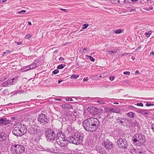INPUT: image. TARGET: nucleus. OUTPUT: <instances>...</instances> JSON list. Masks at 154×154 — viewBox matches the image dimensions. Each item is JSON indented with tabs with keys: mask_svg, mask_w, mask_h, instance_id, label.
<instances>
[{
	"mask_svg": "<svg viewBox=\"0 0 154 154\" xmlns=\"http://www.w3.org/2000/svg\"><path fill=\"white\" fill-rule=\"evenodd\" d=\"M86 99L88 101L91 102L92 100H97V99H100V98L99 97H86ZM103 98H100V100L102 99Z\"/></svg>",
	"mask_w": 154,
	"mask_h": 154,
	"instance_id": "nucleus-18",
	"label": "nucleus"
},
{
	"mask_svg": "<svg viewBox=\"0 0 154 154\" xmlns=\"http://www.w3.org/2000/svg\"><path fill=\"white\" fill-rule=\"evenodd\" d=\"M136 9L135 8L134 9H130V11H130V12H136Z\"/></svg>",
	"mask_w": 154,
	"mask_h": 154,
	"instance_id": "nucleus-42",
	"label": "nucleus"
},
{
	"mask_svg": "<svg viewBox=\"0 0 154 154\" xmlns=\"http://www.w3.org/2000/svg\"><path fill=\"white\" fill-rule=\"evenodd\" d=\"M132 152V153H137L136 150L135 149H133V150Z\"/></svg>",
	"mask_w": 154,
	"mask_h": 154,
	"instance_id": "nucleus-54",
	"label": "nucleus"
},
{
	"mask_svg": "<svg viewBox=\"0 0 154 154\" xmlns=\"http://www.w3.org/2000/svg\"><path fill=\"white\" fill-rule=\"evenodd\" d=\"M29 68H31V69H33L35 68L36 67H37L36 65H35L34 63H32L30 65Z\"/></svg>",
	"mask_w": 154,
	"mask_h": 154,
	"instance_id": "nucleus-24",
	"label": "nucleus"
},
{
	"mask_svg": "<svg viewBox=\"0 0 154 154\" xmlns=\"http://www.w3.org/2000/svg\"><path fill=\"white\" fill-rule=\"evenodd\" d=\"M88 79L87 77L85 78L83 80V82H85V81H87L88 80Z\"/></svg>",
	"mask_w": 154,
	"mask_h": 154,
	"instance_id": "nucleus-51",
	"label": "nucleus"
},
{
	"mask_svg": "<svg viewBox=\"0 0 154 154\" xmlns=\"http://www.w3.org/2000/svg\"><path fill=\"white\" fill-rule=\"evenodd\" d=\"M99 99H97V101L96 102L100 103V100H98Z\"/></svg>",
	"mask_w": 154,
	"mask_h": 154,
	"instance_id": "nucleus-63",
	"label": "nucleus"
},
{
	"mask_svg": "<svg viewBox=\"0 0 154 154\" xmlns=\"http://www.w3.org/2000/svg\"><path fill=\"white\" fill-rule=\"evenodd\" d=\"M130 72L129 71L124 72H123L124 74L125 75H129L130 74Z\"/></svg>",
	"mask_w": 154,
	"mask_h": 154,
	"instance_id": "nucleus-39",
	"label": "nucleus"
},
{
	"mask_svg": "<svg viewBox=\"0 0 154 154\" xmlns=\"http://www.w3.org/2000/svg\"><path fill=\"white\" fill-rule=\"evenodd\" d=\"M9 123V121L6 118H4L0 119V125H8Z\"/></svg>",
	"mask_w": 154,
	"mask_h": 154,
	"instance_id": "nucleus-14",
	"label": "nucleus"
},
{
	"mask_svg": "<svg viewBox=\"0 0 154 154\" xmlns=\"http://www.w3.org/2000/svg\"><path fill=\"white\" fill-rule=\"evenodd\" d=\"M83 125L86 131L93 132L98 128L100 122L97 118H91L85 120L83 122Z\"/></svg>",
	"mask_w": 154,
	"mask_h": 154,
	"instance_id": "nucleus-1",
	"label": "nucleus"
},
{
	"mask_svg": "<svg viewBox=\"0 0 154 154\" xmlns=\"http://www.w3.org/2000/svg\"><path fill=\"white\" fill-rule=\"evenodd\" d=\"M63 80H59L58 81V84L60 83L61 82H63Z\"/></svg>",
	"mask_w": 154,
	"mask_h": 154,
	"instance_id": "nucleus-59",
	"label": "nucleus"
},
{
	"mask_svg": "<svg viewBox=\"0 0 154 154\" xmlns=\"http://www.w3.org/2000/svg\"><path fill=\"white\" fill-rule=\"evenodd\" d=\"M115 33L116 34H120L122 32V30L121 29H119L114 31Z\"/></svg>",
	"mask_w": 154,
	"mask_h": 154,
	"instance_id": "nucleus-27",
	"label": "nucleus"
},
{
	"mask_svg": "<svg viewBox=\"0 0 154 154\" xmlns=\"http://www.w3.org/2000/svg\"><path fill=\"white\" fill-rule=\"evenodd\" d=\"M87 57L89 58L91 60L92 62H94L95 61V59L92 57L90 56H88Z\"/></svg>",
	"mask_w": 154,
	"mask_h": 154,
	"instance_id": "nucleus-35",
	"label": "nucleus"
},
{
	"mask_svg": "<svg viewBox=\"0 0 154 154\" xmlns=\"http://www.w3.org/2000/svg\"><path fill=\"white\" fill-rule=\"evenodd\" d=\"M31 37V36L29 34H27V35L25 37V38L26 39H28L30 38Z\"/></svg>",
	"mask_w": 154,
	"mask_h": 154,
	"instance_id": "nucleus-45",
	"label": "nucleus"
},
{
	"mask_svg": "<svg viewBox=\"0 0 154 154\" xmlns=\"http://www.w3.org/2000/svg\"><path fill=\"white\" fill-rule=\"evenodd\" d=\"M7 0H0V3H2L6 2Z\"/></svg>",
	"mask_w": 154,
	"mask_h": 154,
	"instance_id": "nucleus-48",
	"label": "nucleus"
},
{
	"mask_svg": "<svg viewBox=\"0 0 154 154\" xmlns=\"http://www.w3.org/2000/svg\"><path fill=\"white\" fill-rule=\"evenodd\" d=\"M151 129L152 130V131L154 132V124H152L151 126Z\"/></svg>",
	"mask_w": 154,
	"mask_h": 154,
	"instance_id": "nucleus-47",
	"label": "nucleus"
},
{
	"mask_svg": "<svg viewBox=\"0 0 154 154\" xmlns=\"http://www.w3.org/2000/svg\"><path fill=\"white\" fill-rule=\"evenodd\" d=\"M88 26L89 24H84L82 25L83 27L82 29H86Z\"/></svg>",
	"mask_w": 154,
	"mask_h": 154,
	"instance_id": "nucleus-30",
	"label": "nucleus"
},
{
	"mask_svg": "<svg viewBox=\"0 0 154 154\" xmlns=\"http://www.w3.org/2000/svg\"><path fill=\"white\" fill-rule=\"evenodd\" d=\"M117 144L120 148L126 149L127 148V142L124 137L120 138L118 140Z\"/></svg>",
	"mask_w": 154,
	"mask_h": 154,
	"instance_id": "nucleus-7",
	"label": "nucleus"
},
{
	"mask_svg": "<svg viewBox=\"0 0 154 154\" xmlns=\"http://www.w3.org/2000/svg\"><path fill=\"white\" fill-rule=\"evenodd\" d=\"M102 145L107 150H109L113 147L114 145L112 143L110 142L109 140H106L103 143Z\"/></svg>",
	"mask_w": 154,
	"mask_h": 154,
	"instance_id": "nucleus-9",
	"label": "nucleus"
},
{
	"mask_svg": "<svg viewBox=\"0 0 154 154\" xmlns=\"http://www.w3.org/2000/svg\"><path fill=\"white\" fill-rule=\"evenodd\" d=\"M66 101H73L72 99V98H69V97L66 98Z\"/></svg>",
	"mask_w": 154,
	"mask_h": 154,
	"instance_id": "nucleus-41",
	"label": "nucleus"
},
{
	"mask_svg": "<svg viewBox=\"0 0 154 154\" xmlns=\"http://www.w3.org/2000/svg\"><path fill=\"white\" fill-rule=\"evenodd\" d=\"M139 112L140 113L142 114L143 115H146L148 114V113L147 112H146L145 110H143L142 109L139 110Z\"/></svg>",
	"mask_w": 154,
	"mask_h": 154,
	"instance_id": "nucleus-22",
	"label": "nucleus"
},
{
	"mask_svg": "<svg viewBox=\"0 0 154 154\" xmlns=\"http://www.w3.org/2000/svg\"><path fill=\"white\" fill-rule=\"evenodd\" d=\"M15 43H16L17 44V45H21L22 44L23 42H15Z\"/></svg>",
	"mask_w": 154,
	"mask_h": 154,
	"instance_id": "nucleus-43",
	"label": "nucleus"
},
{
	"mask_svg": "<svg viewBox=\"0 0 154 154\" xmlns=\"http://www.w3.org/2000/svg\"><path fill=\"white\" fill-rule=\"evenodd\" d=\"M7 137V135L5 132H1L0 133V141H5Z\"/></svg>",
	"mask_w": 154,
	"mask_h": 154,
	"instance_id": "nucleus-12",
	"label": "nucleus"
},
{
	"mask_svg": "<svg viewBox=\"0 0 154 154\" xmlns=\"http://www.w3.org/2000/svg\"><path fill=\"white\" fill-rule=\"evenodd\" d=\"M115 78L114 76H111L109 77V79L111 81H113Z\"/></svg>",
	"mask_w": 154,
	"mask_h": 154,
	"instance_id": "nucleus-37",
	"label": "nucleus"
},
{
	"mask_svg": "<svg viewBox=\"0 0 154 154\" xmlns=\"http://www.w3.org/2000/svg\"><path fill=\"white\" fill-rule=\"evenodd\" d=\"M58 70L56 69L53 71L52 73L54 74H56L59 72Z\"/></svg>",
	"mask_w": 154,
	"mask_h": 154,
	"instance_id": "nucleus-36",
	"label": "nucleus"
},
{
	"mask_svg": "<svg viewBox=\"0 0 154 154\" xmlns=\"http://www.w3.org/2000/svg\"><path fill=\"white\" fill-rule=\"evenodd\" d=\"M146 106H154V103H150L148 102L146 103Z\"/></svg>",
	"mask_w": 154,
	"mask_h": 154,
	"instance_id": "nucleus-34",
	"label": "nucleus"
},
{
	"mask_svg": "<svg viewBox=\"0 0 154 154\" xmlns=\"http://www.w3.org/2000/svg\"><path fill=\"white\" fill-rule=\"evenodd\" d=\"M67 106H68L66 105V104H63L62 105V107L63 108L67 107Z\"/></svg>",
	"mask_w": 154,
	"mask_h": 154,
	"instance_id": "nucleus-50",
	"label": "nucleus"
},
{
	"mask_svg": "<svg viewBox=\"0 0 154 154\" xmlns=\"http://www.w3.org/2000/svg\"><path fill=\"white\" fill-rule=\"evenodd\" d=\"M79 77V75H72L70 77V78L71 79H76Z\"/></svg>",
	"mask_w": 154,
	"mask_h": 154,
	"instance_id": "nucleus-28",
	"label": "nucleus"
},
{
	"mask_svg": "<svg viewBox=\"0 0 154 154\" xmlns=\"http://www.w3.org/2000/svg\"><path fill=\"white\" fill-rule=\"evenodd\" d=\"M10 150L14 154H20L24 152L25 148L21 145H12L10 148Z\"/></svg>",
	"mask_w": 154,
	"mask_h": 154,
	"instance_id": "nucleus-3",
	"label": "nucleus"
},
{
	"mask_svg": "<svg viewBox=\"0 0 154 154\" xmlns=\"http://www.w3.org/2000/svg\"><path fill=\"white\" fill-rule=\"evenodd\" d=\"M59 139L58 140H56L54 143L55 145L56 144H57L59 146H60V147H66L68 141L65 139L60 140H59Z\"/></svg>",
	"mask_w": 154,
	"mask_h": 154,
	"instance_id": "nucleus-10",
	"label": "nucleus"
},
{
	"mask_svg": "<svg viewBox=\"0 0 154 154\" xmlns=\"http://www.w3.org/2000/svg\"><path fill=\"white\" fill-rule=\"evenodd\" d=\"M129 54V53H125L122 54V56H126L128 55Z\"/></svg>",
	"mask_w": 154,
	"mask_h": 154,
	"instance_id": "nucleus-49",
	"label": "nucleus"
},
{
	"mask_svg": "<svg viewBox=\"0 0 154 154\" xmlns=\"http://www.w3.org/2000/svg\"><path fill=\"white\" fill-rule=\"evenodd\" d=\"M65 66L66 65L64 64H61L57 66V68L58 69H62L64 68Z\"/></svg>",
	"mask_w": 154,
	"mask_h": 154,
	"instance_id": "nucleus-26",
	"label": "nucleus"
},
{
	"mask_svg": "<svg viewBox=\"0 0 154 154\" xmlns=\"http://www.w3.org/2000/svg\"><path fill=\"white\" fill-rule=\"evenodd\" d=\"M135 113L133 112H130L127 113V115L131 118H133L134 117Z\"/></svg>",
	"mask_w": 154,
	"mask_h": 154,
	"instance_id": "nucleus-20",
	"label": "nucleus"
},
{
	"mask_svg": "<svg viewBox=\"0 0 154 154\" xmlns=\"http://www.w3.org/2000/svg\"><path fill=\"white\" fill-rule=\"evenodd\" d=\"M8 81L10 85H14L17 82V78H14Z\"/></svg>",
	"mask_w": 154,
	"mask_h": 154,
	"instance_id": "nucleus-17",
	"label": "nucleus"
},
{
	"mask_svg": "<svg viewBox=\"0 0 154 154\" xmlns=\"http://www.w3.org/2000/svg\"><path fill=\"white\" fill-rule=\"evenodd\" d=\"M145 140V137L144 135L141 134H137L134 135L132 140L134 142L138 143H137L139 144H137V145H139V144L143 145V142Z\"/></svg>",
	"mask_w": 154,
	"mask_h": 154,
	"instance_id": "nucleus-4",
	"label": "nucleus"
},
{
	"mask_svg": "<svg viewBox=\"0 0 154 154\" xmlns=\"http://www.w3.org/2000/svg\"><path fill=\"white\" fill-rule=\"evenodd\" d=\"M120 51L119 50L118 48H115L112 51L110 50H107V52H108L109 54H111L112 53L116 54L119 52Z\"/></svg>",
	"mask_w": 154,
	"mask_h": 154,
	"instance_id": "nucleus-16",
	"label": "nucleus"
},
{
	"mask_svg": "<svg viewBox=\"0 0 154 154\" xmlns=\"http://www.w3.org/2000/svg\"><path fill=\"white\" fill-rule=\"evenodd\" d=\"M154 51H152V52H151L150 53V54L151 55H152V56H153L154 55Z\"/></svg>",
	"mask_w": 154,
	"mask_h": 154,
	"instance_id": "nucleus-58",
	"label": "nucleus"
},
{
	"mask_svg": "<svg viewBox=\"0 0 154 154\" xmlns=\"http://www.w3.org/2000/svg\"><path fill=\"white\" fill-rule=\"evenodd\" d=\"M30 67V65H28V66H26L24 68V69H25L24 71H28V70H29L30 69H31V68H29Z\"/></svg>",
	"mask_w": 154,
	"mask_h": 154,
	"instance_id": "nucleus-32",
	"label": "nucleus"
},
{
	"mask_svg": "<svg viewBox=\"0 0 154 154\" xmlns=\"http://www.w3.org/2000/svg\"><path fill=\"white\" fill-rule=\"evenodd\" d=\"M5 52H6V53H7V54H8L10 53V51L9 50H7L6 51H5Z\"/></svg>",
	"mask_w": 154,
	"mask_h": 154,
	"instance_id": "nucleus-57",
	"label": "nucleus"
},
{
	"mask_svg": "<svg viewBox=\"0 0 154 154\" xmlns=\"http://www.w3.org/2000/svg\"><path fill=\"white\" fill-rule=\"evenodd\" d=\"M39 62V59H37L35 60L34 62L33 63H34L35 65H36L37 67L38 66V63Z\"/></svg>",
	"mask_w": 154,
	"mask_h": 154,
	"instance_id": "nucleus-29",
	"label": "nucleus"
},
{
	"mask_svg": "<svg viewBox=\"0 0 154 154\" xmlns=\"http://www.w3.org/2000/svg\"><path fill=\"white\" fill-rule=\"evenodd\" d=\"M106 110L108 112H112L115 113H118L119 112V110L118 109L112 108H107L106 109Z\"/></svg>",
	"mask_w": 154,
	"mask_h": 154,
	"instance_id": "nucleus-15",
	"label": "nucleus"
},
{
	"mask_svg": "<svg viewBox=\"0 0 154 154\" xmlns=\"http://www.w3.org/2000/svg\"><path fill=\"white\" fill-rule=\"evenodd\" d=\"M57 139L56 140H58L59 139V140L66 139L65 135L62 132L60 131H58L57 132Z\"/></svg>",
	"mask_w": 154,
	"mask_h": 154,
	"instance_id": "nucleus-11",
	"label": "nucleus"
},
{
	"mask_svg": "<svg viewBox=\"0 0 154 154\" xmlns=\"http://www.w3.org/2000/svg\"><path fill=\"white\" fill-rule=\"evenodd\" d=\"M10 84L9 83V81L8 80L7 81L4 82H3L2 84V86L3 87H7L8 86H9Z\"/></svg>",
	"mask_w": 154,
	"mask_h": 154,
	"instance_id": "nucleus-19",
	"label": "nucleus"
},
{
	"mask_svg": "<svg viewBox=\"0 0 154 154\" xmlns=\"http://www.w3.org/2000/svg\"><path fill=\"white\" fill-rule=\"evenodd\" d=\"M153 9V8L152 7H149L148 8V10H152Z\"/></svg>",
	"mask_w": 154,
	"mask_h": 154,
	"instance_id": "nucleus-56",
	"label": "nucleus"
},
{
	"mask_svg": "<svg viewBox=\"0 0 154 154\" xmlns=\"http://www.w3.org/2000/svg\"><path fill=\"white\" fill-rule=\"evenodd\" d=\"M21 92L20 91V90L19 91H16V94H17L19 93H20Z\"/></svg>",
	"mask_w": 154,
	"mask_h": 154,
	"instance_id": "nucleus-61",
	"label": "nucleus"
},
{
	"mask_svg": "<svg viewBox=\"0 0 154 154\" xmlns=\"http://www.w3.org/2000/svg\"><path fill=\"white\" fill-rule=\"evenodd\" d=\"M55 100L57 101H61V100L60 99L58 98H55Z\"/></svg>",
	"mask_w": 154,
	"mask_h": 154,
	"instance_id": "nucleus-52",
	"label": "nucleus"
},
{
	"mask_svg": "<svg viewBox=\"0 0 154 154\" xmlns=\"http://www.w3.org/2000/svg\"><path fill=\"white\" fill-rule=\"evenodd\" d=\"M46 137L48 141H54L56 138V134L52 129L48 130L45 133Z\"/></svg>",
	"mask_w": 154,
	"mask_h": 154,
	"instance_id": "nucleus-6",
	"label": "nucleus"
},
{
	"mask_svg": "<svg viewBox=\"0 0 154 154\" xmlns=\"http://www.w3.org/2000/svg\"><path fill=\"white\" fill-rule=\"evenodd\" d=\"M100 103L101 104H105L104 101L103 100H100Z\"/></svg>",
	"mask_w": 154,
	"mask_h": 154,
	"instance_id": "nucleus-46",
	"label": "nucleus"
},
{
	"mask_svg": "<svg viewBox=\"0 0 154 154\" xmlns=\"http://www.w3.org/2000/svg\"><path fill=\"white\" fill-rule=\"evenodd\" d=\"M152 33V31L151 30H150L148 32H146L145 33V35L146 37H149L150 36Z\"/></svg>",
	"mask_w": 154,
	"mask_h": 154,
	"instance_id": "nucleus-21",
	"label": "nucleus"
},
{
	"mask_svg": "<svg viewBox=\"0 0 154 154\" xmlns=\"http://www.w3.org/2000/svg\"><path fill=\"white\" fill-rule=\"evenodd\" d=\"M26 132V128L25 125H19L15 127L12 131L13 133L17 136H21Z\"/></svg>",
	"mask_w": 154,
	"mask_h": 154,
	"instance_id": "nucleus-2",
	"label": "nucleus"
},
{
	"mask_svg": "<svg viewBox=\"0 0 154 154\" xmlns=\"http://www.w3.org/2000/svg\"><path fill=\"white\" fill-rule=\"evenodd\" d=\"M117 2L119 4H120L121 5H123L124 4V0H117Z\"/></svg>",
	"mask_w": 154,
	"mask_h": 154,
	"instance_id": "nucleus-33",
	"label": "nucleus"
},
{
	"mask_svg": "<svg viewBox=\"0 0 154 154\" xmlns=\"http://www.w3.org/2000/svg\"><path fill=\"white\" fill-rule=\"evenodd\" d=\"M88 48H84L83 49V52L84 53H86L88 51Z\"/></svg>",
	"mask_w": 154,
	"mask_h": 154,
	"instance_id": "nucleus-40",
	"label": "nucleus"
},
{
	"mask_svg": "<svg viewBox=\"0 0 154 154\" xmlns=\"http://www.w3.org/2000/svg\"><path fill=\"white\" fill-rule=\"evenodd\" d=\"M139 73V71L138 70H137V71H136L135 72V74H138Z\"/></svg>",
	"mask_w": 154,
	"mask_h": 154,
	"instance_id": "nucleus-62",
	"label": "nucleus"
},
{
	"mask_svg": "<svg viewBox=\"0 0 154 154\" xmlns=\"http://www.w3.org/2000/svg\"><path fill=\"white\" fill-rule=\"evenodd\" d=\"M83 140L82 135L79 133L75 134L72 138L71 142L75 144L79 145L82 143Z\"/></svg>",
	"mask_w": 154,
	"mask_h": 154,
	"instance_id": "nucleus-5",
	"label": "nucleus"
},
{
	"mask_svg": "<svg viewBox=\"0 0 154 154\" xmlns=\"http://www.w3.org/2000/svg\"><path fill=\"white\" fill-rule=\"evenodd\" d=\"M26 103V101H23V102H20L19 103H20V104H21V103Z\"/></svg>",
	"mask_w": 154,
	"mask_h": 154,
	"instance_id": "nucleus-60",
	"label": "nucleus"
},
{
	"mask_svg": "<svg viewBox=\"0 0 154 154\" xmlns=\"http://www.w3.org/2000/svg\"><path fill=\"white\" fill-rule=\"evenodd\" d=\"M9 92L7 89H5L2 92V94L4 95L6 94H8Z\"/></svg>",
	"mask_w": 154,
	"mask_h": 154,
	"instance_id": "nucleus-25",
	"label": "nucleus"
},
{
	"mask_svg": "<svg viewBox=\"0 0 154 154\" xmlns=\"http://www.w3.org/2000/svg\"><path fill=\"white\" fill-rule=\"evenodd\" d=\"M98 153H99L100 154H103L104 152L103 149L101 148H99L97 150Z\"/></svg>",
	"mask_w": 154,
	"mask_h": 154,
	"instance_id": "nucleus-23",
	"label": "nucleus"
},
{
	"mask_svg": "<svg viewBox=\"0 0 154 154\" xmlns=\"http://www.w3.org/2000/svg\"><path fill=\"white\" fill-rule=\"evenodd\" d=\"M6 54V52H4L2 54V55L4 56Z\"/></svg>",
	"mask_w": 154,
	"mask_h": 154,
	"instance_id": "nucleus-64",
	"label": "nucleus"
},
{
	"mask_svg": "<svg viewBox=\"0 0 154 154\" xmlns=\"http://www.w3.org/2000/svg\"><path fill=\"white\" fill-rule=\"evenodd\" d=\"M38 121L41 124L45 125H48L49 122L48 118H47L46 115L43 114H39L38 117Z\"/></svg>",
	"mask_w": 154,
	"mask_h": 154,
	"instance_id": "nucleus-8",
	"label": "nucleus"
},
{
	"mask_svg": "<svg viewBox=\"0 0 154 154\" xmlns=\"http://www.w3.org/2000/svg\"><path fill=\"white\" fill-rule=\"evenodd\" d=\"M116 120H117V122L119 123H120L122 125H124V123H125L126 120V119L124 118L119 117Z\"/></svg>",
	"mask_w": 154,
	"mask_h": 154,
	"instance_id": "nucleus-13",
	"label": "nucleus"
},
{
	"mask_svg": "<svg viewBox=\"0 0 154 154\" xmlns=\"http://www.w3.org/2000/svg\"><path fill=\"white\" fill-rule=\"evenodd\" d=\"M137 105L138 106H143V104L142 103H138L137 104Z\"/></svg>",
	"mask_w": 154,
	"mask_h": 154,
	"instance_id": "nucleus-44",
	"label": "nucleus"
},
{
	"mask_svg": "<svg viewBox=\"0 0 154 154\" xmlns=\"http://www.w3.org/2000/svg\"><path fill=\"white\" fill-rule=\"evenodd\" d=\"M124 4L125 3L129 4L130 3V0H124Z\"/></svg>",
	"mask_w": 154,
	"mask_h": 154,
	"instance_id": "nucleus-38",
	"label": "nucleus"
},
{
	"mask_svg": "<svg viewBox=\"0 0 154 154\" xmlns=\"http://www.w3.org/2000/svg\"><path fill=\"white\" fill-rule=\"evenodd\" d=\"M26 12L25 10H23L20 11L18 12L17 13V14H23Z\"/></svg>",
	"mask_w": 154,
	"mask_h": 154,
	"instance_id": "nucleus-31",
	"label": "nucleus"
},
{
	"mask_svg": "<svg viewBox=\"0 0 154 154\" xmlns=\"http://www.w3.org/2000/svg\"><path fill=\"white\" fill-rule=\"evenodd\" d=\"M64 60V58L63 57H60L59 58V60L60 61H63Z\"/></svg>",
	"mask_w": 154,
	"mask_h": 154,
	"instance_id": "nucleus-53",
	"label": "nucleus"
},
{
	"mask_svg": "<svg viewBox=\"0 0 154 154\" xmlns=\"http://www.w3.org/2000/svg\"><path fill=\"white\" fill-rule=\"evenodd\" d=\"M135 107H134L133 106H129V108L130 109H133V108H134Z\"/></svg>",
	"mask_w": 154,
	"mask_h": 154,
	"instance_id": "nucleus-55",
	"label": "nucleus"
}]
</instances>
